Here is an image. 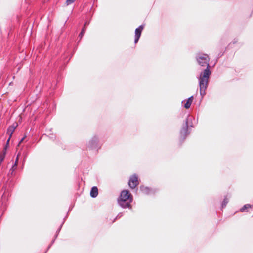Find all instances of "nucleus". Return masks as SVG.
<instances>
[{"mask_svg":"<svg viewBox=\"0 0 253 253\" xmlns=\"http://www.w3.org/2000/svg\"><path fill=\"white\" fill-rule=\"evenodd\" d=\"M227 201H226L225 200H224L223 202H222V206H224L225 205H226L227 204Z\"/></svg>","mask_w":253,"mask_h":253,"instance_id":"16","label":"nucleus"},{"mask_svg":"<svg viewBox=\"0 0 253 253\" xmlns=\"http://www.w3.org/2000/svg\"><path fill=\"white\" fill-rule=\"evenodd\" d=\"M88 23L87 22H86L85 23V24H84V27H85L86 25H88Z\"/></svg>","mask_w":253,"mask_h":253,"instance_id":"19","label":"nucleus"},{"mask_svg":"<svg viewBox=\"0 0 253 253\" xmlns=\"http://www.w3.org/2000/svg\"><path fill=\"white\" fill-rule=\"evenodd\" d=\"M15 129L12 128V127H9L7 129V133L9 135L10 137H11Z\"/></svg>","mask_w":253,"mask_h":253,"instance_id":"11","label":"nucleus"},{"mask_svg":"<svg viewBox=\"0 0 253 253\" xmlns=\"http://www.w3.org/2000/svg\"><path fill=\"white\" fill-rule=\"evenodd\" d=\"M98 192L97 187L96 186L93 187L90 190V196L91 197L95 198L98 195Z\"/></svg>","mask_w":253,"mask_h":253,"instance_id":"7","label":"nucleus"},{"mask_svg":"<svg viewBox=\"0 0 253 253\" xmlns=\"http://www.w3.org/2000/svg\"><path fill=\"white\" fill-rule=\"evenodd\" d=\"M244 206H251V205H249V204H247V205H245Z\"/></svg>","mask_w":253,"mask_h":253,"instance_id":"20","label":"nucleus"},{"mask_svg":"<svg viewBox=\"0 0 253 253\" xmlns=\"http://www.w3.org/2000/svg\"><path fill=\"white\" fill-rule=\"evenodd\" d=\"M97 143V139L96 138H93L89 143V147L91 148H93Z\"/></svg>","mask_w":253,"mask_h":253,"instance_id":"8","label":"nucleus"},{"mask_svg":"<svg viewBox=\"0 0 253 253\" xmlns=\"http://www.w3.org/2000/svg\"><path fill=\"white\" fill-rule=\"evenodd\" d=\"M192 117L188 116L185 120V125L182 127L180 131V138L183 140L185 139L186 137L189 134L188 132V122L191 120Z\"/></svg>","mask_w":253,"mask_h":253,"instance_id":"3","label":"nucleus"},{"mask_svg":"<svg viewBox=\"0 0 253 253\" xmlns=\"http://www.w3.org/2000/svg\"><path fill=\"white\" fill-rule=\"evenodd\" d=\"M18 126V124L17 123H13L11 126H10L9 127H12V128L15 129Z\"/></svg>","mask_w":253,"mask_h":253,"instance_id":"14","label":"nucleus"},{"mask_svg":"<svg viewBox=\"0 0 253 253\" xmlns=\"http://www.w3.org/2000/svg\"><path fill=\"white\" fill-rule=\"evenodd\" d=\"M248 207H243L242 208L240 209V211L241 212L245 211L247 209Z\"/></svg>","mask_w":253,"mask_h":253,"instance_id":"15","label":"nucleus"},{"mask_svg":"<svg viewBox=\"0 0 253 253\" xmlns=\"http://www.w3.org/2000/svg\"><path fill=\"white\" fill-rule=\"evenodd\" d=\"M76 0H67L66 1V3L67 5H69L72 3H73Z\"/></svg>","mask_w":253,"mask_h":253,"instance_id":"13","label":"nucleus"},{"mask_svg":"<svg viewBox=\"0 0 253 253\" xmlns=\"http://www.w3.org/2000/svg\"><path fill=\"white\" fill-rule=\"evenodd\" d=\"M85 30H86L85 27H84L82 28V30L79 35V36L80 37V39H81L82 38L84 34V33L85 32Z\"/></svg>","mask_w":253,"mask_h":253,"instance_id":"12","label":"nucleus"},{"mask_svg":"<svg viewBox=\"0 0 253 253\" xmlns=\"http://www.w3.org/2000/svg\"><path fill=\"white\" fill-rule=\"evenodd\" d=\"M18 161V155L17 156L14 164L12 165L11 168L9 170L8 175H14V171L17 169V164Z\"/></svg>","mask_w":253,"mask_h":253,"instance_id":"6","label":"nucleus"},{"mask_svg":"<svg viewBox=\"0 0 253 253\" xmlns=\"http://www.w3.org/2000/svg\"><path fill=\"white\" fill-rule=\"evenodd\" d=\"M192 101H193V96H191L190 97H189L186 103L184 104V107L186 109H188L190 107Z\"/></svg>","mask_w":253,"mask_h":253,"instance_id":"9","label":"nucleus"},{"mask_svg":"<svg viewBox=\"0 0 253 253\" xmlns=\"http://www.w3.org/2000/svg\"><path fill=\"white\" fill-rule=\"evenodd\" d=\"M132 196L128 190H123L118 199L120 206H130V203L132 201Z\"/></svg>","mask_w":253,"mask_h":253,"instance_id":"2","label":"nucleus"},{"mask_svg":"<svg viewBox=\"0 0 253 253\" xmlns=\"http://www.w3.org/2000/svg\"><path fill=\"white\" fill-rule=\"evenodd\" d=\"M144 28L143 25H140L138 28H136L135 31V40L134 43L136 44L137 43L141 34V32Z\"/></svg>","mask_w":253,"mask_h":253,"instance_id":"5","label":"nucleus"},{"mask_svg":"<svg viewBox=\"0 0 253 253\" xmlns=\"http://www.w3.org/2000/svg\"><path fill=\"white\" fill-rule=\"evenodd\" d=\"M25 138V137H24L23 138H22V139L20 140L19 143H21L24 140Z\"/></svg>","mask_w":253,"mask_h":253,"instance_id":"18","label":"nucleus"},{"mask_svg":"<svg viewBox=\"0 0 253 253\" xmlns=\"http://www.w3.org/2000/svg\"><path fill=\"white\" fill-rule=\"evenodd\" d=\"M10 138H11V137H10L8 138V140H7V142H6V145L5 147H7V145H8V143H9V141H10Z\"/></svg>","mask_w":253,"mask_h":253,"instance_id":"17","label":"nucleus"},{"mask_svg":"<svg viewBox=\"0 0 253 253\" xmlns=\"http://www.w3.org/2000/svg\"><path fill=\"white\" fill-rule=\"evenodd\" d=\"M140 190L142 192L146 194H148L151 191V190L149 187L143 186H140Z\"/></svg>","mask_w":253,"mask_h":253,"instance_id":"10","label":"nucleus"},{"mask_svg":"<svg viewBox=\"0 0 253 253\" xmlns=\"http://www.w3.org/2000/svg\"><path fill=\"white\" fill-rule=\"evenodd\" d=\"M139 184L138 177L134 174L130 177L128 185L131 189H134Z\"/></svg>","mask_w":253,"mask_h":253,"instance_id":"4","label":"nucleus"},{"mask_svg":"<svg viewBox=\"0 0 253 253\" xmlns=\"http://www.w3.org/2000/svg\"><path fill=\"white\" fill-rule=\"evenodd\" d=\"M196 60L201 66H206V68L202 72L198 77L200 93L202 97L206 94L211 72L210 70V58L206 54L198 53L197 54Z\"/></svg>","mask_w":253,"mask_h":253,"instance_id":"1","label":"nucleus"}]
</instances>
